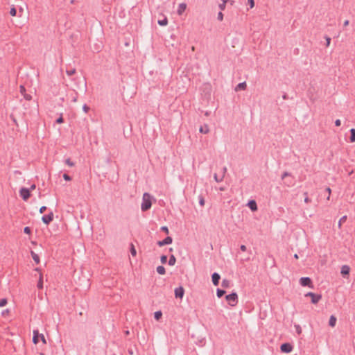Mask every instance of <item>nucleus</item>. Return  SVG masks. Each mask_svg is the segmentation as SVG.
I'll return each instance as SVG.
<instances>
[{"instance_id": "f257e3e1", "label": "nucleus", "mask_w": 355, "mask_h": 355, "mask_svg": "<svg viewBox=\"0 0 355 355\" xmlns=\"http://www.w3.org/2000/svg\"><path fill=\"white\" fill-rule=\"evenodd\" d=\"M153 197L148 193H144L142 197V202L141 209L143 211H146L150 209L152 206Z\"/></svg>"}, {"instance_id": "f03ea898", "label": "nucleus", "mask_w": 355, "mask_h": 355, "mask_svg": "<svg viewBox=\"0 0 355 355\" xmlns=\"http://www.w3.org/2000/svg\"><path fill=\"white\" fill-rule=\"evenodd\" d=\"M237 295L236 293H232L227 295L225 298L228 302L229 304L232 306H234L237 303Z\"/></svg>"}, {"instance_id": "7ed1b4c3", "label": "nucleus", "mask_w": 355, "mask_h": 355, "mask_svg": "<svg viewBox=\"0 0 355 355\" xmlns=\"http://www.w3.org/2000/svg\"><path fill=\"white\" fill-rule=\"evenodd\" d=\"M306 297H310L311 299V302L314 304H317L322 298V296L320 295H317L314 293H307L305 295Z\"/></svg>"}, {"instance_id": "20e7f679", "label": "nucleus", "mask_w": 355, "mask_h": 355, "mask_svg": "<svg viewBox=\"0 0 355 355\" xmlns=\"http://www.w3.org/2000/svg\"><path fill=\"white\" fill-rule=\"evenodd\" d=\"M300 283L302 286H309L310 288H313L312 281L309 277L300 278Z\"/></svg>"}, {"instance_id": "39448f33", "label": "nucleus", "mask_w": 355, "mask_h": 355, "mask_svg": "<svg viewBox=\"0 0 355 355\" xmlns=\"http://www.w3.org/2000/svg\"><path fill=\"white\" fill-rule=\"evenodd\" d=\"M281 351L284 353H289L293 350V346L290 343H284L280 347Z\"/></svg>"}, {"instance_id": "423d86ee", "label": "nucleus", "mask_w": 355, "mask_h": 355, "mask_svg": "<svg viewBox=\"0 0 355 355\" xmlns=\"http://www.w3.org/2000/svg\"><path fill=\"white\" fill-rule=\"evenodd\" d=\"M53 220V212L49 213L48 215L44 216L42 218V220L46 225L49 224Z\"/></svg>"}, {"instance_id": "0eeeda50", "label": "nucleus", "mask_w": 355, "mask_h": 355, "mask_svg": "<svg viewBox=\"0 0 355 355\" xmlns=\"http://www.w3.org/2000/svg\"><path fill=\"white\" fill-rule=\"evenodd\" d=\"M20 195L24 200H27L30 197V191L26 188H21Z\"/></svg>"}, {"instance_id": "6e6552de", "label": "nucleus", "mask_w": 355, "mask_h": 355, "mask_svg": "<svg viewBox=\"0 0 355 355\" xmlns=\"http://www.w3.org/2000/svg\"><path fill=\"white\" fill-rule=\"evenodd\" d=\"M172 241H173L172 238L170 236H168V237L165 238L164 240L158 241L157 244L159 246L161 247L164 245L171 244L172 243Z\"/></svg>"}, {"instance_id": "1a4fd4ad", "label": "nucleus", "mask_w": 355, "mask_h": 355, "mask_svg": "<svg viewBox=\"0 0 355 355\" xmlns=\"http://www.w3.org/2000/svg\"><path fill=\"white\" fill-rule=\"evenodd\" d=\"M184 293V290L182 287H179L175 289V297H179L182 299L183 297Z\"/></svg>"}, {"instance_id": "9d476101", "label": "nucleus", "mask_w": 355, "mask_h": 355, "mask_svg": "<svg viewBox=\"0 0 355 355\" xmlns=\"http://www.w3.org/2000/svg\"><path fill=\"white\" fill-rule=\"evenodd\" d=\"M187 9V4L185 3H181L179 4L177 13L178 15H182Z\"/></svg>"}, {"instance_id": "9b49d317", "label": "nucleus", "mask_w": 355, "mask_h": 355, "mask_svg": "<svg viewBox=\"0 0 355 355\" xmlns=\"http://www.w3.org/2000/svg\"><path fill=\"white\" fill-rule=\"evenodd\" d=\"M248 206L252 211H256L258 209L257 202L254 200H250Z\"/></svg>"}, {"instance_id": "f8f14e48", "label": "nucleus", "mask_w": 355, "mask_h": 355, "mask_svg": "<svg viewBox=\"0 0 355 355\" xmlns=\"http://www.w3.org/2000/svg\"><path fill=\"white\" fill-rule=\"evenodd\" d=\"M336 321H337L336 317L334 315H331L329 319V325L331 328H334L336 324Z\"/></svg>"}, {"instance_id": "ddd939ff", "label": "nucleus", "mask_w": 355, "mask_h": 355, "mask_svg": "<svg viewBox=\"0 0 355 355\" xmlns=\"http://www.w3.org/2000/svg\"><path fill=\"white\" fill-rule=\"evenodd\" d=\"M220 278V275L216 272L212 275V282L215 286H217L218 284Z\"/></svg>"}, {"instance_id": "4468645a", "label": "nucleus", "mask_w": 355, "mask_h": 355, "mask_svg": "<svg viewBox=\"0 0 355 355\" xmlns=\"http://www.w3.org/2000/svg\"><path fill=\"white\" fill-rule=\"evenodd\" d=\"M40 334H39V331L37 330L33 331V342L34 344H37L39 341Z\"/></svg>"}, {"instance_id": "2eb2a0df", "label": "nucleus", "mask_w": 355, "mask_h": 355, "mask_svg": "<svg viewBox=\"0 0 355 355\" xmlns=\"http://www.w3.org/2000/svg\"><path fill=\"white\" fill-rule=\"evenodd\" d=\"M199 131L200 132L202 133V134H208L209 132V125L205 124L204 125H202L200 128H199Z\"/></svg>"}, {"instance_id": "dca6fc26", "label": "nucleus", "mask_w": 355, "mask_h": 355, "mask_svg": "<svg viewBox=\"0 0 355 355\" xmlns=\"http://www.w3.org/2000/svg\"><path fill=\"white\" fill-rule=\"evenodd\" d=\"M349 273V268L347 266H343L341 268V274L343 275H347Z\"/></svg>"}, {"instance_id": "f3484780", "label": "nucleus", "mask_w": 355, "mask_h": 355, "mask_svg": "<svg viewBox=\"0 0 355 355\" xmlns=\"http://www.w3.org/2000/svg\"><path fill=\"white\" fill-rule=\"evenodd\" d=\"M37 288L42 289L43 288V275L40 272L39 276V281L37 283Z\"/></svg>"}, {"instance_id": "a211bd4d", "label": "nucleus", "mask_w": 355, "mask_h": 355, "mask_svg": "<svg viewBox=\"0 0 355 355\" xmlns=\"http://www.w3.org/2000/svg\"><path fill=\"white\" fill-rule=\"evenodd\" d=\"M31 257L35 261L36 263H39L40 260L39 256L35 253L33 251L31 252Z\"/></svg>"}, {"instance_id": "6ab92c4d", "label": "nucleus", "mask_w": 355, "mask_h": 355, "mask_svg": "<svg viewBox=\"0 0 355 355\" xmlns=\"http://www.w3.org/2000/svg\"><path fill=\"white\" fill-rule=\"evenodd\" d=\"M158 24L162 26H165L168 24V19L166 17H164L163 19L158 21Z\"/></svg>"}, {"instance_id": "aec40b11", "label": "nucleus", "mask_w": 355, "mask_h": 355, "mask_svg": "<svg viewBox=\"0 0 355 355\" xmlns=\"http://www.w3.org/2000/svg\"><path fill=\"white\" fill-rule=\"evenodd\" d=\"M246 88V83H239L236 87V90L238 91V90H244Z\"/></svg>"}, {"instance_id": "412c9836", "label": "nucleus", "mask_w": 355, "mask_h": 355, "mask_svg": "<svg viewBox=\"0 0 355 355\" xmlns=\"http://www.w3.org/2000/svg\"><path fill=\"white\" fill-rule=\"evenodd\" d=\"M350 133H351V136H350V142L352 143H354L355 142V129L354 128H352L350 130Z\"/></svg>"}, {"instance_id": "4be33fe9", "label": "nucleus", "mask_w": 355, "mask_h": 355, "mask_svg": "<svg viewBox=\"0 0 355 355\" xmlns=\"http://www.w3.org/2000/svg\"><path fill=\"white\" fill-rule=\"evenodd\" d=\"M176 262V259L174 255H171L169 258L168 264L170 266H174Z\"/></svg>"}, {"instance_id": "5701e85b", "label": "nucleus", "mask_w": 355, "mask_h": 355, "mask_svg": "<svg viewBox=\"0 0 355 355\" xmlns=\"http://www.w3.org/2000/svg\"><path fill=\"white\" fill-rule=\"evenodd\" d=\"M157 272L159 274V275H164L166 271H165V268L164 267L160 266H158L157 268Z\"/></svg>"}, {"instance_id": "b1692460", "label": "nucleus", "mask_w": 355, "mask_h": 355, "mask_svg": "<svg viewBox=\"0 0 355 355\" xmlns=\"http://www.w3.org/2000/svg\"><path fill=\"white\" fill-rule=\"evenodd\" d=\"M130 252L133 257H135L137 254V251L133 244L130 245Z\"/></svg>"}, {"instance_id": "393cba45", "label": "nucleus", "mask_w": 355, "mask_h": 355, "mask_svg": "<svg viewBox=\"0 0 355 355\" xmlns=\"http://www.w3.org/2000/svg\"><path fill=\"white\" fill-rule=\"evenodd\" d=\"M10 311L9 309H5L1 312V315L4 318L10 315Z\"/></svg>"}, {"instance_id": "a878e982", "label": "nucleus", "mask_w": 355, "mask_h": 355, "mask_svg": "<svg viewBox=\"0 0 355 355\" xmlns=\"http://www.w3.org/2000/svg\"><path fill=\"white\" fill-rule=\"evenodd\" d=\"M8 304V300L6 298L0 300V307H3Z\"/></svg>"}, {"instance_id": "bb28decb", "label": "nucleus", "mask_w": 355, "mask_h": 355, "mask_svg": "<svg viewBox=\"0 0 355 355\" xmlns=\"http://www.w3.org/2000/svg\"><path fill=\"white\" fill-rule=\"evenodd\" d=\"M230 286V281L227 279H223L222 282V286L225 288H227Z\"/></svg>"}, {"instance_id": "cd10ccee", "label": "nucleus", "mask_w": 355, "mask_h": 355, "mask_svg": "<svg viewBox=\"0 0 355 355\" xmlns=\"http://www.w3.org/2000/svg\"><path fill=\"white\" fill-rule=\"evenodd\" d=\"M162 315V312H161V311H156V312L155 313V318L157 320H159V319L161 318Z\"/></svg>"}, {"instance_id": "c85d7f7f", "label": "nucleus", "mask_w": 355, "mask_h": 355, "mask_svg": "<svg viewBox=\"0 0 355 355\" xmlns=\"http://www.w3.org/2000/svg\"><path fill=\"white\" fill-rule=\"evenodd\" d=\"M225 292L224 291L218 289L216 293L218 297H221L225 294Z\"/></svg>"}, {"instance_id": "c756f323", "label": "nucleus", "mask_w": 355, "mask_h": 355, "mask_svg": "<svg viewBox=\"0 0 355 355\" xmlns=\"http://www.w3.org/2000/svg\"><path fill=\"white\" fill-rule=\"evenodd\" d=\"M65 163H66L68 166H71V167H72V166H74V163H73V162H71V160L70 159H67L65 160Z\"/></svg>"}, {"instance_id": "7c9ffc66", "label": "nucleus", "mask_w": 355, "mask_h": 355, "mask_svg": "<svg viewBox=\"0 0 355 355\" xmlns=\"http://www.w3.org/2000/svg\"><path fill=\"white\" fill-rule=\"evenodd\" d=\"M223 175L218 177L216 174L214 175V179L218 182H221L223 180Z\"/></svg>"}, {"instance_id": "2f4dec72", "label": "nucleus", "mask_w": 355, "mask_h": 355, "mask_svg": "<svg viewBox=\"0 0 355 355\" xmlns=\"http://www.w3.org/2000/svg\"><path fill=\"white\" fill-rule=\"evenodd\" d=\"M160 261H161L162 263H163V264L166 263L167 261V257L166 255H162L160 257Z\"/></svg>"}, {"instance_id": "473e14b6", "label": "nucleus", "mask_w": 355, "mask_h": 355, "mask_svg": "<svg viewBox=\"0 0 355 355\" xmlns=\"http://www.w3.org/2000/svg\"><path fill=\"white\" fill-rule=\"evenodd\" d=\"M19 92L20 93L24 96L26 93V88L23 85H20L19 87Z\"/></svg>"}, {"instance_id": "72a5a7b5", "label": "nucleus", "mask_w": 355, "mask_h": 355, "mask_svg": "<svg viewBox=\"0 0 355 355\" xmlns=\"http://www.w3.org/2000/svg\"><path fill=\"white\" fill-rule=\"evenodd\" d=\"M10 14L11 16L15 17L17 14V10L15 8H12L10 10Z\"/></svg>"}, {"instance_id": "f704fd0d", "label": "nucleus", "mask_w": 355, "mask_h": 355, "mask_svg": "<svg viewBox=\"0 0 355 355\" xmlns=\"http://www.w3.org/2000/svg\"><path fill=\"white\" fill-rule=\"evenodd\" d=\"M66 73H67V74L68 76H72V75H73V74L76 73V69H71V70H67V71H66Z\"/></svg>"}, {"instance_id": "c9c22d12", "label": "nucleus", "mask_w": 355, "mask_h": 355, "mask_svg": "<svg viewBox=\"0 0 355 355\" xmlns=\"http://www.w3.org/2000/svg\"><path fill=\"white\" fill-rule=\"evenodd\" d=\"M248 3L250 6V8H253L254 7V0H248Z\"/></svg>"}, {"instance_id": "e433bc0d", "label": "nucleus", "mask_w": 355, "mask_h": 355, "mask_svg": "<svg viewBox=\"0 0 355 355\" xmlns=\"http://www.w3.org/2000/svg\"><path fill=\"white\" fill-rule=\"evenodd\" d=\"M24 233H26L27 234H30L31 233V230L30 227H24Z\"/></svg>"}, {"instance_id": "4c0bfd02", "label": "nucleus", "mask_w": 355, "mask_h": 355, "mask_svg": "<svg viewBox=\"0 0 355 355\" xmlns=\"http://www.w3.org/2000/svg\"><path fill=\"white\" fill-rule=\"evenodd\" d=\"M218 19L220 21L223 20V14L221 12H218Z\"/></svg>"}, {"instance_id": "58836bf2", "label": "nucleus", "mask_w": 355, "mask_h": 355, "mask_svg": "<svg viewBox=\"0 0 355 355\" xmlns=\"http://www.w3.org/2000/svg\"><path fill=\"white\" fill-rule=\"evenodd\" d=\"M24 97L26 101H31L32 99V96L30 94H24Z\"/></svg>"}, {"instance_id": "ea45409f", "label": "nucleus", "mask_w": 355, "mask_h": 355, "mask_svg": "<svg viewBox=\"0 0 355 355\" xmlns=\"http://www.w3.org/2000/svg\"><path fill=\"white\" fill-rule=\"evenodd\" d=\"M225 7H226V3H222L219 4V8L221 10H224L225 9Z\"/></svg>"}, {"instance_id": "a19ab883", "label": "nucleus", "mask_w": 355, "mask_h": 355, "mask_svg": "<svg viewBox=\"0 0 355 355\" xmlns=\"http://www.w3.org/2000/svg\"><path fill=\"white\" fill-rule=\"evenodd\" d=\"M83 110L85 113H87L89 110V107L87 105H84L83 106Z\"/></svg>"}, {"instance_id": "79ce46f5", "label": "nucleus", "mask_w": 355, "mask_h": 355, "mask_svg": "<svg viewBox=\"0 0 355 355\" xmlns=\"http://www.w3.org/2000/svg\"><path fill=\"white\" fill-rule=\"evenodd\" d=\"M40 338H41V340H42V342L44 344H46V341L45 337H44V336L43 334H40Z\"/></svg>"}, {"instance_id": "37998d69", "label": "nucleus", "mask_w": 355, "mask_h": 355, "mask_svg": "<svg viewBox=\"0 0 355 355\" xmlns=\"http://www.w3.org/2000/svg\"><path fill=\"white\" fill-rule=\"evenodd\" d=\"M63 178H64L66 181H70V180H71V178H70L67 174H64V175H63Z\"/></svg>"}, {"instance_id": "c03bdc74", "label": "nucleus", "mask_w": 355, "mask_h": 355, "mask_svg": "<svg viewBox=\"0 0 355 355\" xmlns=\"http://www.w3.org/2000/svg\"><path fill=\"white\" fill-rule=\"evenodd\" d=\"M46 206L41 207L40 209V214L44 213L46 211Z\"/></svg>"}, {"instance_id": "a18cd8bd", "label": "nucleus", "mask_w": 355, "mask_h": 355, "mask_svg": "<svg viewBox=\"0 0 355 355\" xmlns=\"http://www.w3.org/2000/svg\"><path fill=\"white\" fill-rule=\"evenodd\" d=\"M161 230H162V231H164V232L165 233H166V234H168V232H168V227H166V226H163V227H162Z\"/></svg>"}, {"instance_id": "49530a36", "label": "nucleus", "mask_w": 355, "mask_h": 355, "mask_svg": "<svg viewBox=\"0 0 355 355\" xmlns=\"http://www.w3.org/2000/svg\"><path fill=\"white\" fill-rule=\"evenodd\" d=\"M56 122H57L58 123H63V118H62V116L59 117V118L57 119Z\"/></svg>"}, {"instance_id": "de8ad7c7", "label": "nucleus", "mask_w": 355, "mask_h": 355, "mask_svg": "<svg viewBox=\"0 0 355 355\" xmlns=\"http://www.w3.org/2000/svg\"><path fill=\"white\" fill-rule=\"evenodd\" d=\"M340 124H341V121H340V119H336V120L335 121V125H336V126H340Z\"/></svg>"}, {"instance_id": "09e8293b", "label": "nucleus", "mask_w": 355, "mask_h": 355, "mask_svg": "<svg viewBox=\"0 0 355 355\" xmlns=\"http://www.w3.org/2000/svg\"><path fill=\"white\" fill-rule=\"evenodd\" d=\"M345 219H346V216H343V218H341L340 219V221H339V226H340V225H341L342 222L345 221Z\"/></svg>"}, {"instance_id": "8fccbe9b", "label": "nucleus", "mask_w": 355, "mask_h": 355, "mask_svg": "<svg viewBox=\"0 0 355 355\" xmlns=\"http://www.w3.org/2000/svg\"><path fill=\"white\" fill-rule=\"evenodd\" d=\"M241 250L243 252H245V251H246L247 248H246V246H245V245H242L241 246Z\"/></svg>"}, {"instance_id": "3c124183", "label": "nucleus", "mask_w": 355, "mask_h": 355, "mask_svg": "<svg viewBox=\"0 0 355 355\" xmlns=\"http://www.w3.org/2000/svg\"><path fill=\"white\" fill-rule=\"evenodd\" d=\"M200 205L201 206H203V205H205V200H204L203 199H201V200H200Z\"/></svg>"}, {"instance_id": "603ef678", "label": "nucleus", "mask_w": 355, "mask_h": 355, "mask_svg": "<svg viewBox=\"0 0 355 355\" xmlns=\"http://www.w3.org/2000/svg\"><path fill=\"white\" fill-rule=\"evenodd\" d=\"M304 202H305L306 203H309V202H310L309 198H305V199H304Z\"/></svg>"}, {"instance_id": "864d4df0", "label": "nucleus", "mask_w": 355, "mask_h": 355, "mask_svg": "<svg viewBox=\"0 0 355 355\" xmlns=\"http://www.w3.org/2000/svg\"><path fill=\"white\" fill-rule=\"evenodd\" d=\"M288 175V173H284L283 175H282V179H284L285 177H286Z\"/></svg>"}, {"instance_id": "5fc2aeb1", "label": "nucleus", "mask_w": 355, "mask_h": 355, "mask_svg": "<svg viewBox=\"0 0 355 355\" xmlns=\"http://www.w3.org/2000/svg\"><path fill=\"white\" fill-rule=\"evenodd\" d=\"M327 191L329 193V194L330 195L331 192V189L328 187V188H327Z\"/></svg>"}, {"instance_id": "6e6d98bb", "label": "nucleus", "mask_w": 355, "mask_h": 355, "mask_svg": "<svg viewBox=\"0 0 355 355\" xmlns=\"http://www.w3.org/2000/svg\"><path fill=\"white\" fill-rule=\"evenodd\" d=\"M297 333L301 334V328L299 326L297 327Z\"/></svg>"}, {"instance_id": "4d7b16f0", "label": "nucleus", "mask_w": 355, "mask_h": 355, "mask_svg": "<svg viewBox=\"0 0 355 355\" xmlns=\"http://www.w3.org/2000/svg\"><path fill=\"white\" fill-rule=\"evenodd\" d=\"M35 189V184H33L31 187V190H34Z\"/></svg>"}, {"instance_id": "13d9d810", "label": "nucleus", "mask_w": 355, "mask_h": 355, "mask_svg": "<svg viewBox=\"0 0 355 355\" xmlns=\"http://www.w3.org/2000/svg\"><path fill=\"white\" fill-rule=\"evenodd\" d=\"M348 24H349V21H347H347H345L344 22V25H345V26H347Z\"/></svg>"}, {"instance_id": "bf43d9fd", "label": "nucleus", "mask_w": 355, "mask_h": 355, "mask_svg": "<svg viewBox=\"0 0 355 355\" xmlns=\"http://www.w3.org/2000/svg\"><path fill=\"white\" fill-rule=\"evenodd\" d=\"M327 45L329 44V43H330V39L329 38L327 40Z\"/></svg>"}, {"instance_id": "052dcab7", "label": "nucleus", "mask_w": 355, "mask_h": 355, "mask_svg": "<svg viewBox=\"0 0 355 355\" xmlns=\"http://www.w3.org/2000/svg\"><path fill=\"white\" fill-rule=\"evenodd\" d=\"M294 257H295V259H298V255H297V254H295L294 255Z\"/></svg>"}, {"instance_id": "680f3d73", "label": "nucleus", "mask_w": 355, "mask_h": 355, "mask_svg": "<svg viewBox=\"0 0 355 355\" xmlns=\"http://www.w3.org/2000/svg\"><path fill=\"white\" fill-rule=\"evenodd\" d=\"M222 1H223V3H227V0H222Z\"/></svg>"}, {"instance_id": "e2e57ef3", "label": "nucleus", "mask_w": 355, "mask_h": 355, "mask_svg": "<svg viewBox=\"0 0 355 355\" xmlns=\"http://www.w3.org/2000/svg\"><path fill=\"white\" fill-rule=\"evenodd\" d=\"M220 191H223V190H224V189H223V188H220Z\"/></svg>"}]
</instances>
